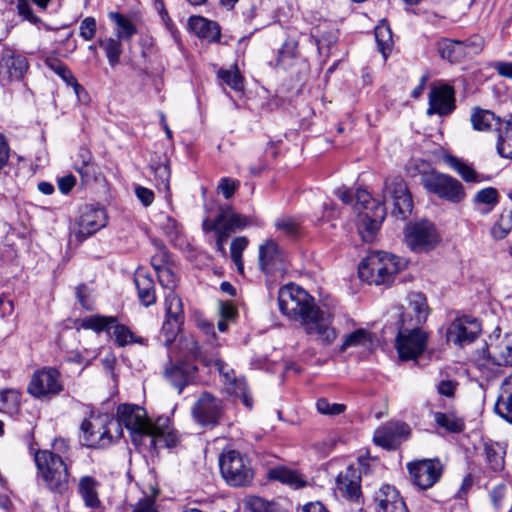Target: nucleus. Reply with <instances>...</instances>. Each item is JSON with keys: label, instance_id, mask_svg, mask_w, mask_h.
Instances as JSON below:
<instances>
[{"label": "nucleus", "instance_id": "obj_27", "mask_svg": "<svg viewBox=\"0 0 512 512\" xmlns=\"http://www.w3.org/2000/svg\"><path fill=\"white\" fill-rule=\"evenodd\" d=\"M409 426L403 422L391 421L378 428L374 432L375 444L387 448H395L402 440L409 435Z\"/></svg>", "mask_w": 512, "mask_h": 512}, {"label": "nucleus", "instance_id": "obj_52", "mask_svg": "<svg viewBox=\"0 0 512 512\" xmlns=\"http://www.w3.org/2000/svg\"><path fill=\"white\" fill-rule=\"evenodd\" d=\"M246 507L250 512H285L278 503L258 496L250 497L246 502Z\"/></svg>", "mask_w": 512, "mask_h": 512}, {"label": "nucleus", "instance_id": "obj_18", "mask_svg": "<svg viewBox=\"0 0 512 512\" xmlns=\"http://www.w3.org/2000/svg\"><path fill=\"white\" fill-rule=\"evenodd\" d=\"M412 483L422 490L435 485L441 478L443 466L439 459H421L407 464Z\"/></svg>", "mask_w": 512, "mask_h": 512}, {"label": "nucleus", "instance_id": "obj_39", "mask_svg": "<svg viewBox=\"0 0 512 512\" xmlns=\"http://www.w3.org/2000/svg\"><path fill=\"white\" fill-rule=\"evenodd\" d=\"M436 47L441 58L451 63L459 62L465 57L463 44L460 40L444 38L437 42Z\"/></svg>", "mask_w": 512, "mask_h": 512}, {"label": "nucleus", "instance_id": "obj_45", "mask_svg": "<svg viewBox=\"0 0 512 512\" xmlns=\"http://www.w3.org/2000/svg\"><path fill=\"white\" fill-rule=\"evenodd\" d=\"M109 18L116 25L115 35L119 40H130L137 33L136 26L125 15L118 12H110Z\"/></svg>", "mask_w": 512, "mask_h": 512}, {"label": "nucleus", "instance_id": "obj_46", "mask_svg": "<svg viewBox=\"0 0 512 512\" xmlns=\"http://www.w3.org/2000/svg\"><path fill=\"white\" fill-rule=\"evenodd\" d=\"M496 148L501 157L512 159V114L500 128Z\"/></svg>", "mask_w": 512, "mask_h": 512}, {"label": "nucleus", "instance_id": "obj_57", "mask_svg": "<svg viewBox=\"0 0 512 512\" xmlns=\"http://www.w3.org/2000/svg\"><path fill=\"white\" fill-rule=\"evenodd\" d=\"M317 411L323 415L335 416L345 411V405L340 403H330L327 399L321 398L316 403Z\"/></svg>", "mask_w": 512, "mask_h": 512}, {"label": "nucleus", "instance_id": "obj_34", "mask_svg": "<svg viewBox=\"0 0 512 512\" xmlns=\"http://www.w3.org/2000/svg\"><path fill=\"white\" fill-rule=\"evenodd\" d=\"M494 410L497 415L512 424V373L500 385Z\"/></svg>", "mask_w": 512, "mask_h": 512}, {"label": "nucleus", "instance_id": "obj_22", "mask_svg": "<svg viewBox=\"0 0 512 512\" xmlns=\"http://www.w3.org/2000/svg\"><path fill=\"white\" fill-rule=\"evenodd\" d=\"M195 420L202 426H215L223 416V403L209 393H203L192 408Z\"/></svg>", "mask_w": 512, "mask_h": 512}, {"label": "nucleus", "instance_id": "obj_33", "mask_svg": "<svg viewBox=\"0 0 512 512\" xmlns=\"http://www.w3.org/2000/svg\"><path fill=\"white\" fill-rule=\"evenodd\" d=\"M486 466L493 472H500L505 466L506 445L492 440L483 442Z\"/></svg>", "mask_w": 512, "mask_h": 512}, {"label": "nucleus", "instance_id": "obj_50", "mask_svg": "<svg viewBox=\"0 0 512 512\" xmlns=\"http://www.w3.org/2000/svg\"><path fill=\"white\" fill-rule=\"evenodd\" d=\"M512 230V211L504 209L491 228V236L495 240H502Z\"/></svg>", "mask_w": 512, "mask_h": 512}, {"label": "nucleus", "instance_id": "obj_17", "mask_svg": "<svg viewBox=\"0 0 512 512\" xmlns=\"http://www.w3.org/2000/svg\"><path fill=\"white\" fill-rule=\"evenodd\" d=\"M305 331L323 346L331 345L337 338V331L332 326L333 317L330 313L316 308L301 321Z\"/></svg>", "mask_w": 512, "mask_h": 512}, {"label": "nucleus", "instance_id": "obj_54", "mask_svg": "<svg viewBox=\"0 0 512 512\" xmlns=\"http://www.w3.org/2000/svg\"><path fill=\"white\" fill-rule=\"evenodd\" d=\"M151 169L154 172L158 188L163 190L166 194H169V182L171 173L168 163L164 162L151 165Z\"/></svg>", "mask_w": 512, "mask_h": 512}, {"label": "nucleus", "instance_id": "obj_4", "mask_svg": "<svg viewBox=\"0 0 512 512\" xmlns=\"http://www.w3.org/2000/svg\"><path fill=\"white\" fill-rule=\"evenodd\" d=\"M34 461L45 486L54 493L63 494L69 487V472L64 460L49 450H39Z\"/></svg>", "mask_w": 512, "mask_h": 512}, {"label": "nucleus", "instance_id": "obj_35", "mask_svg": "<svg viewBox=\"0 0 512 512\" xmlns=\"http://www.w3.org/2000/svg\"><path fill=\"white\" fill-rule=\"evenodd\" d=\"M134 282L141 303L147 307L155 304V284L151 275L148 274L144 269H138L134 275Z\"/></svg>", "mask_w": 512, "mask_h": 512}, {"label": "nucleus", "instance_id": "obj_3", "mask_svg": "<svg viewBox=\"0 0 512 512\" xmlns=\"http://www.w3.org/2000/svg\"><path fill=\"white\" fill-rule=\"evenodd\" d=\"M157 277L159 283L165 289L172 290L177 285V275L168 264L164 268H158ZM165 311L166 319L162 326V332L166 337V343H170L184 321L182 301L173 291H170L165 297Z\"/></svg>", "mask_w": 512, "mask_h": 512}, {"label": "nucleus", "instance_id": "obj_12", "mask_svg": "<svg viewBox=\"0 0 512 512\" xmlns=\"http://www.w3.org/2000/svg\"><path fill=\"white\" fill-rule=\"evenodd\" d=\"M221 473L231 486H245L253 478L249 462L237 451L229 450L219 459Z\"/></svg>", "mask_w": 512, "mask_h": 512}, {"label": "nucleus", "instance_id": "obj_30", "mask_svg": "<svg viewBox=\"0 0 512 512\" xmlns=\"http://www.w3.org/2000/svg\"><path fill=\"white\" fill-rule=\"evenodd\" d=\"M215 366L219 373L224 377L225 383L228 386L229 391L232 394L240 397L243 404L247 408H252V397L247 390L246 382L244 381V379H238L235 375L234 370L230 369L228 365L221 359L215 360Z\"/></svg>", "mask_w": 512, "mask_h": 512}, {"label": "nucleus", "instance_id": "obj_62", "mask_svg": "<svg viewBox=\"0 0 512 512\" xmlns=\"http://www.w3.org/2000/svg\"><path fill=\"white\" fill-rule=\"evenodd\" d=\"M18 12L19 14L29 22L33 24H37L40 22V18L34 15L32 8L29 3L24 0L19 1L18 3Z\"/></svg>", "mask_w": 512, "mask_h": 512}, {"label": "nucleus", "instance_id": "obj_59", "mask_svg": "<svg viewBox=\"0 0 512 512\" xmlns=\"http://www.w3.org/2000/svg\"><path fill=\"white\" fill-rule=\"evenodd\" d=\"M465 57L469 54H478L482 51L484 40L482 37L475 35L467 40L462 41Z\"/></svg>", "mask_w": 512, "mask_h": 512}, {"label": "nucleus", "instance_id": "obj_11", "mask_svg": "<svg viewBox=\"0 0 512 512\" xmlns=\"http://www.w3.org/2000/svg\"><path fill=\"white\" fill-rule=\"evenodd\" d=\"M107 224V214L104 208L85 205L79 211V216L70 227V237L79 243L104 228Z\"/></svg>", "mask_w": 512, "mask_h": 512}, {"label": "nucleus", "instance_id": "obj_36", "mask_svg": "<svg viewBox=\"0 0 512 512\" xmlns=\"http://www.w3.org/2000/svg\"><path fill=\"white\" fill-rule=\"evenodd\" d=\"M189 27L199 38L208 42H216L220 39L221 33L218 24L204 17H190Z\"/></svg>", "mask_w": 512, "mask_h": 512}, {"label": "nucleus", "instance_id": "obj_19", "mask_svg": "<svg viewBox=\"0 0 512 512\" xmlns=\"http://www.w3.org/2000/svg\"><path fill=\"white\" fill-rule=\"evenodd\" d=\"M490 364L512 367V333L491 338L487 345V357L478 360L477 366L482 370Z\"/></svg>", "mask_w": 512, "mask_h": 512}, {"label": "nucleus", "instance_id": "obj_8", "mask_svg": "<svg viewBox=\"0 0 512 512\" xmlns=\"http://www.w3.org/2000/svg\"><path fill=\"white\" fill-rule=\"evenodd\" d=\"M82 326L96 332L106 331L119 347L134 343L145 344L146 340L136 336L127 326L118 323L113 316H90L83 320Z\"/></svg>", "mask_w": 512, "mask_h": 512}, {"label": "nucleus", "instance_id": "obj_26", "mask_svg": "<svg viewBox=\"0 0 512 512\" xmlns=\"http://www.w3.org/2000/svg\"><path fill=\"white\" fill-rule=\"evenodd\" d=\"M248 225L247 217L235 213L231 206H223L220 208L219 215L214 220L205 219L203 221V229H223L229 235L241 230Z\"/></svg>", "mask_w": 512, "mask_h": 512}, {"label": "nucleus", "instance_id": "obj_25", "mask_svg": "<svg viewBox=\"0 0 512 512\" xmlns=\"http://www.w3.org/2000/svg\"><path fill=\"white\" fill-rule=\"evenodd\" d=\"M455 107V92L450 85L443 84L431 88L427 109L428 115L446 116L451 114Z\"/></svg>", "mask_w": 512, "mask_h": 512}, {"label": "nucleus", "instance_id": "obj_56", "mask_svg": "<svg viewBox=\"0 0 512 512\" xmlns=\"http://www.w3.org/2000/svg\"><path fill=\"white\" fill-rule=\"evenodd\" d=\"M248 241L245 237L235 238L230 247L231 259L239 272H243L242 252L247 247Z\"/></svg>", "mask_w": 512, "mask_h": 512}, {"label": "nucleus", "instance_id": "obj_51", "mask_svg": "<svg viewBox=\"0 0 512 512\" xmlns=\"http://www.w3.org/2000/svg\"><path fill=\"white\" fill-rule=\"evenodd\" d=\"M99 46L105 51L109 64L114 67L120 62L122 54L121 40L118 38H107L98 41Z\"/></svg>", "mask_w": 512, "mask_h": 512}, {"label": "nucleus", "instance_id": "obj_5", "mask_svg": "<svg viewBox=\"0 0 512 512\" xmlns=\"http://www.w3.org/2000/svg\"><path fill=\"white\" fill-rule=\"evenodd\" d=\"M118 431H115L116 438L122 436L124 426L136 446L146 445V440H151V431L154 424L147 418L146 411L133 404H122L117 409Z\"/></svg>", "mask_w": 512, "mask_h": 512}, {"label": "nucleus", "instance_id": "obj_47", "mask_svg": "<svg viewBox=\"0 0 512 512\" xmlns=\"http://www.w3.org/2000/svg\"><path fill=\"white\" fill-rule=\"evenodd\" d=\"M96 488L97 482L92 477L85 476L80 479L79 492L81 494V497L85 505L93 509L98 508L100 505V500L98 498Z\"/></svg>", "mask_w": 512, "mask_h": 512}, {"label": "nucleus", "instance_id": "obj_24", "mask_svg": "<svg viewBox=\"0 0 512 512\" xmlns=\"http://www.w3.org/2000/svg\"><path fill=\"white\" fill-rule=\"evenodd\" d=\"M198 368L193 363L178 361L170 363L164 370L165 379L178 390L179 393L191 384L196 383Z\"/></svg>", "mask_w": 512, "mask_h": 512}, {"label": "nucleus", "instance_id": "obj_48", "mask_svg": "<svg viewBox=\"0 0 512 512\" xmlns=\"http://www.w3.org/2000/svg\"><path fill=\"white\" fill-rule=\"evenodd\" d=\"M268 475L270 479L277 480L295 489L306 485V481L299 474L285 467L273 468L269 471Z\"/></svg>", "mask_w": 512, "mask_h": 512}, {"label": "nucleus", "instance_id": "obj_32", "mask_svg": "<svg viewBox=\"0 0 512 512\" xmlns=\"http://www.w3.org/2000/svg\"><path fill=\"white\" fill-rule=\"evenodd\" d=\"M151 440H146L145 447L156 449L158 447L174 448L180 441L177 432L168 425L154 424L151 431Z\"/></svg>", "mask_w": 512, "mask_h": 512}, {"label": "nucleus", "instance_id": "obj_13", "mask_svg": "<svg viewBox=\"0 0 512 512\" xmlns=\"http://www.w3.org/2000/svg\"><path fill=\"white\" fill-rule=\"evenodd\" d=\"M435 225L427 220L410 223L405 229V241L414 252H428L439 242Z\"/></svg>", "mask_w": 512, "mask_h": 512}, {"label": "nucleus", "instance_id": "obj_38", "mask_svg": "<svg viewBox=\"0 0 512 512\" xmlns=\"http://www.w3.org/2000/svg\"><path fill=\"white\" fill-rule=\"evenodd\" d=\"M443 161L466 182L478 183L483 181V178L478 174L471 165L457 158L456 156L446 154L443 156Z\"/></svg>", "mask_w": 512, "mask_h": 512}, {"label": "nucleus", "instance_id": "obj_29", "mask_svg": "<svg viewBox=\"0 0 512 512\" xmlns=\"http://www.w3.org/2000/svg\"><path fill=\"white\" fill-rule=\"evenodd\" d=\"M337 491L346 498L358 499L361 494V473L357 467L347 466L336 478Z\"/></svg>", "mask_w": 512, "mask_h": 512}, {"label": "nucleus", "instance_id": "obj_64", "mask_svg": "<svg viewBox=\"0 0 512 512\" xmlns=\"http://www.w3.org/2000/svg\"><path fill=\"white\" fill-rule=\"evenodd\" d=\"M491 67L502 77L512 79V62L496 61Z\"/></svg>", "mask_w": 512, "mask_h": 512}, {"label": "nucleus", "instance_id": "obj_60", "mask_svg": "<svg viewBox=\"0 0 512 512\" xmlns=\"http://www.w3.org/2000/svg\"><path fill=\"white\" fill-rule=\"evenodd\" d=\"M240 183L238 180H234L228 177L221 178L217 189L223 194L226 199L233 196L235 191L238 189Z\"/></svg>", "mask_w": 512, "mask_h": 512}, {"label": "nucleus", "instance_id": "obj_16", "mask_svg": "<svg viewBox=\"0 0 512 512\" xmlns=\"http://www.w3.org/2000/svg\"><path fill=\"white\" fill-rule=\"evenodd\" d=\"M305 331L323 346L331 345L337 338V331L332 326L333 317L330 313L316 308L301 321Z\"/></svg>", "mask_w": 512, "mask_h": 512}, {"label": "nucleus", "instance_id": "obj_44", "mask_svg": "<svg viewBox=\"0 0 512 512\" xmlns=\"http://www.w3.org/2000/svg\"><path fill=\"white\" fill-rule=\"evenodd\" d=\"M436 424L450 433H460L465 428L464 419L454 411L435 412Z\"/></svg>", "mask_w": 512, "mask_h": 512}, {"label": "nucleus", "instance_id": "obj_20", "mask_svg": "<svg viewBox=\"0 0 512 512\" xmlns=\"http://www.w3.org/2000/svg\"><path fill=\"white\" fill-rule=\"evenodd\" d=\"M260 269L269 276L282 277L286 269V254L274 240L259 247Z\"/></svg>", "mask_w": 512, "mask_h": 512}, {"label": "nucleus", "instance_id": "obj_55", "mask_svg": "<svg viewBox=\"0 0 512 512\" xmlns=\"http://www.w3.org/2000/svg\"><path fill=\"white\" fill-rule=\"evenodd\" d=\"M218 76L223 82L236 92L243 91V77L235 68L233 70H219Z\"/></svg>", "mask_w": 512, "mask_h": 512}, {"label": "nucleus", "instance_id": "obj_61", "mask_svg": "<svg viewBox=\"0 0 512 512\" xmlns=\"http://www.w3.org/2000/svg\"><path fill=\"white\" fill-rule=\"evenodd\" d=\"M458 383L454 380L444 379L437 384V391L439 394L446 397H453Z\"/></svg>", "mask_w": 512, "mask_h": 512}, {"label": "nucleus", "instance_id": "obj_49", "mask_svg": "<svg viewBox=\"0 0 512 512\" xmlns=\"http://www.w3.org/2000/svg\"><path fill=\"white\" fill-rule=\"evenodd\" d=\"M21 404V393L16 389L0 391V411L9 415L17 414Z\"/></svg>", "mask_w": 512, "mask_h": 512}, {"label": "nucleus", "instance_id": "obj_41", "mask_svg": "<svg viewBox=\"0 0 512 512\" xmlns=\"http://www.w3.org/2000/svg\"><path fill=\"white\" fill-rule=\"evenodd\" d=\"M471 123L475 130L490 131L498 129L500 131L501 122L500 118L489 110L475 109L471 114Z\"/></svg>", "mask_w": 512, "mask_h": 512}, {"label": "nucleus", "instance_id": "obj_23", "mask_svg": "<svg viewBox=\"0 0 512 512\" xmlns=\"http://www.w3.org/2000/svg\"><path fill=\"white\" fill-rule=\"evenodd\" d=\"M25 56L6 50L0 58V84L5 87L22 80L28 70Z\"/></svg>", "mask_w": 512, "mask_h": 512}, {"label": "nucleus", "instance_id": "obj_28", "mask_svg": "<svg viewBox=\"0 0 512 512\" xmlns=\"http://www.w3.org/2000/svg\"><path fill=\"white\" fill-rule=\"evenodd\" d=\"M376 512H408L407 507L398 490L391 485H382L374 493Z\"/></svg>", "mask_w": 512, "mask_h": 512}, {"label": "nucleus", "instance_id": "obj_9", "mask_svg": "<svg viewBox=\"0 0 512 512\" xmlns=\"http://www.w3.org/2000/svg\"><path fill=\"white\" fill-rule=\"evenodd\" d=\"M119 423L108 416L91 417L81 424L83 444L87 447L103 448L116 438L113 431H118Z\"/></svg>", "mask_w": 512, "mask_h": 512}, {"label": "nucleus", "instance_id": "obj_10", "mask_svg": "<svg viewBox=\"0 0 512 512\" xmlns=\"http://www.w3.org/2000/svg\"><path fill=\"white\" fill-rule=\"evenodd\" d=\"M421 182L428 192L448 202L457 204L466 197L462 183L450 175L432 171L424 174Z\"/></svg>", "mask_w": 512, "mask_h": 512}, {"label": "nucleus", "instance_id": "obj_43", "mask_svg": "<svg viewBox=\"0 0 512 512\" xmlns=\"http://www.w3.org/2000/svg\"><path fill=\"white\" fill-rule=\"evenodd\" d=\"M375 335L366 329L360 328L348 334L341 346L344 351L350 347H362L371 349L375 344Z\"/></svg>", "mask_w": 512, "mask_h": 512}, {"label": "nucleus", "instance_id": "obj_63", "mask_svg": "<svg viewBox=\"0 0 512 512\" xmlns=\"http://www.w3.org/2000/svg\"><path fill=\"white\" fill-rule=\"evenodd\" d=\"M275 225L278 230L282 231L288 236H294L298 230L297 224L291 219L278 220Z\"/></svg>", "mask_w": 512, "mask_h": 512}, {"label": "nucleus", "instance_id": "obj_14", "mask_svg": "<svg viewBox=\"0 0 512 512\" xmlns=\"http://www.w3.org/2000/svg\"><path fill=\"white\" fill-rule=\"evenodd\" d=\"M63 390L61 375L54 368H42L31 376L27 392L37 399H49Z\"/></svg>", "mask_w": 512, "mask_h": 512}, {"label": "nucleus", "instance_id": "obj_31", "mask_svg": "<svg viewBox=\"0 0 512 512\" xmlns=\"http://www.w3.org/2000/svg\"><path fill=\"white\" fill-rule=\"evenodd\" d=\"M407 313H410V316L407 317L408 322L414 325L422 326V324L426 322L429 315V308L424 294L412 292L408 295V307L406 311L402 313L401 319Z\"/></svg>", "mask_w": 512, "mask_h": 512}, {"label": "nucleus", "instance_id": "obj_1", "mask_svg": "<svg viewBox=\"0 0 512 512\" xmlns=\"http://www.w3.org/2000/svg\"><path fill=\"white\" fill-rule=\"evenodd\" d=\"M336 195L343 203L354 206L357 212V229L362 240L373 241L386 216L383 203L373 199L366 190L359 189L354 194L351 190L342 187L336 191Z\"/></svg>", "mask_w": 512, "mask_h": 512}, {"label": "nucleus", "instance_id": "obj_58", "mask_svg": "<svg viewBox=\"0 0 512 512\" xmlns=\"http://www.w3.org/2000/svg\"><path fill=\"white\" fill-rule=\"evenodd\" d=\"M79 34L87 41L92 40L96 34V20L93 17L83 19L79 27Z\"/></svg>", "mask_w": 512, "mask_h": 512}, {"label": "nucleus", "instance_id": "obj_53", "mask_svg": "<svg viewBox=\"0 0 512 512\" xmlns=\"http://www.w3.org/2000/svg\"><path fill=\"white\" fill-rule=\"evenodd\" d=\"M375 39L379 51L383 54L384 58L387 57L393 45L392 32L386 24L378 25L375 28Z\"/></svg>", "mask_w": 512, "mask_h": 512}, {"label": "nucleus", "instance_id": "obj_6", "mask_svg": "<svg viewBox=\"0 0 512 512\" xmlns=\"http://www.w3.org/2000/svg\"><path fill=\"white\" fill-rule=\"evenodd\" d=\"M407 313L400 319L395 348L402 361L417 360L427 349L429 334L421 327L408 322Z\"/></svg>", "mask_w": 512, "mask_h": 512}, {"label": "nucleus", "instance_id": "obj_40", "mask_svg": "<svg viewBox=\"0 0 512 512\" xmlns=\"http://www.w3.org/2000/svg\"><path fill=\"white\" fill-rule=\"evenodd\" d=\"M298 57V41L293 37H288L278 51L276 64L286 70L295 65Z\"/></svg>", "mask_w": 512, "mask_h": 512}, {"label": "nucleus", "instance_id": "obj_42", "mask_svg": "<svg viewBox=\"0 0 512 512\" xmlns=\"http://www.w3.org/2000/svg\"><path fill=\"white\" fill-rule=\"evenodd\" d=\"M74 169L82 178L83 182H89L96 173V165L92 160V154L87 148H80Z\"/></svg>", "mask_w": 512, "mask_h": 512}, {"label": "nucleus", "instance_id": "obj_15", "mask_svg": "<svg viewBox=\"0 0 512 512\" xmlns=\"http://www.w3.org/2000/svg\"><path fill=\"white\" fill-rule=\"evenodd\" d=\"M382 197L385 202H392V214L394 216L405 219L411 214L413 207L412 198L406 183L401 177L386 179Z\"/></svg>", "mask_w": 512, "mask_h": 512}, {"label": "nucleus", "instance_id": "obj_21", "mask_svg": "<svg viewBox=\"0 0 512 512\" xmlns=\"http://www.w3.org/2000/svg\"><path fill=\"white\" fill-rule=\"evenodd\" d=\"M481 326L476 318L463 316L456 318L448 327L446 338L457 346L472 343L480 334Z\"/></svg>", "mask_w": 512, "mask_h": 512}, {"label": "nucleus", "instance_id": "obj_7", "mask_svg": "<svg viewBox=\"0 0 512 512\" xmlns=\"http://www.w3.org/2000/svg\"><path fill=\"white\" fill-rule=\"evenodd\" d=\"M278 304L284 315L290 319L300 321L317 308L313 298L303 288L293 283L280 288Z\"/></svg>", "mask_w": 512, "mask_h": 512}, {"label": "nucleus", "instance_id": "obj_37", "mask_svg": "<svg viewBox=\"0 0 512 512\" xmlns=\"http://www.w3.org/2000/svg\"><path fill=\"white\" fill-rule=\"evenodd\" d=\"M499 202V193L493 187L479 190L473 199L475 210L481 215L489 214Z\"/></svg>", "mask_w": 512, "mask_h": 512}, {"label": "nucleus", "instance_id": "obj_2", "mask_svg": "<svg viewBox=\"0 0 512 512\" xmlns=\"http://www.w3.org/2000/svg\"><path fill=\"white\" fill-rule=\"evenodd\" d=\"M405 267V262L392 254L376 251L368 254L359 264V277L370 284H389Z\"/></svg>", "mask_w": 512, "mask_h": 512}]
</instances>
